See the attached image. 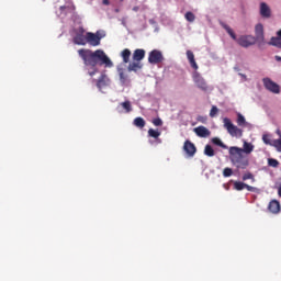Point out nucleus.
Here are the masks:
<instances>
[{
  "label": "nucleus",
  "mask_w": 281,
  "mask_h": 281,
  "mask_svg": "<svg viewBox=\"0 0 281 281\" xmlns=\"http://www.w3.org/2000/svg\"><path fill=\"white\" fill-rule=\"evenodd\" d=\"M133 126H136L138 128H144V119L142 117L133 119Z\"/></svg>",
  "instance_id": "nucleus-27"
},
{
  "label": "nucleus",
  "mask_w": 281,
  "mask_h": 281,
  "mask_svg": "<svg viewBox=\"0 0 281 281\" xmlns=\"http://www.w3.org/2000/svg\"><path fill=\"white\" fill-rule=\"evenodd\" d=\"M186 56H188V61L190 64V68H193V70H199V65L195 64V58H194L193 52L188 50V53H186Z\"/></svg>",
  "instance_id": "nucleus-18"
},
{
  "label": "nucleus",
  "mask_w": 281,
  "mask_h": 281,
  "mask_svg": "<svg viewBox=\"0 0 281 281\" xmlns=\"http://www.w3.org/2000/svg\"><path fill=\"white\" fill-rule=\"evenodd\" d=\"M165 60V56L161 55L160 50H150L149 54H147V63L150 65H158L161 64V61Z\"/></svg>",
  "instance_id": "nucleus-7"
},
{
  "label": "nucleus",
  "mask_w": 281,
  "mask_h": 281,
  "mask_svg": "<svg viewBox=\"0 0 281 281\" xmlns=\"http://www.w3.org/2000/svg\"><path fill=\"white\" fill-rule=\"evenodd\" d=\"M204 156L213 157L215 153L213 151V147L210 145H204Z\"/></svg>",
  "instance_id": "nucleus-25"
},
{
  "label": "nucleus",
  "mask_w": 281,
  "mask_h": 281,
  "mask_svg": "<svg viewBox=\"0 0 281 281\" xmlns=\"http://www.w3.org/2000/svg\"><path fill=\"white\" fill-rule=\"evenodd\" d=\"M119 82H122V85L127 82V76L124 72H119Z\"/></svg>",
  "instance_id": "nucleus-33"
},
{
  "label": "nucleus",
  "mask_w": 281,
  "mask_h": 281,
  "mask_svg": "<svg viewBox=\"0 0 281 281\" xmlns=\"http://www.w3.org/2000/svg\"><path fill=\"white\" fill-rule=\"evenodd\" d=\"M228 155H250L252 153V144L245 142L241 148L239 147H227Z\"/></svg>",
  "instance_id": "nucleus-4"
},
{
  "label": "nucleus",
  "mask_w": 281,
  "mask_h": 281,
  "mask_svg": "<svg viewBox=\"0 0 281 281\" xmlns=\"http://www.w3.org/2000/svg\"><path fill=\"white\" fill-rule=\"evenodd\" d=\"M276 36H278V37H273V38H279V40H281V30H279L278 32H276Z\"/></svg>",
  "instance_id": "nucleus-40"
},
{
  "label": "nucleus",
  "mask_w": 281,
  "mask_h": 281,
  "mask_svg": "<svg viewBox=\"0 0 281 281\" xmlns=\"http://www.w3.org/2000/svg\"><path fill=\"white\" fill-rule=\"evenodd\" d=\"M193 133H195V136H198L199 138L210 137V130H207V127L204 126L193 128Z\"/></svg>",
  "instance_id": "nucleus-14"
},
{
  "label": "nucleus",
  "mask_w": 281,
  "mask_h": 281,
  "mask_svg": "<svg viewBox=\"0 0 281 281\" xmlns=\"http://www.w3.org/2000/svg\"><path fill=\"white\" fill-rule=\"evenodd\" d=\"M245 190L252 192V193H256L258 191V189L255 187H247V188H245Z\"/></svg>",
  "instance_id": "nucleus-39"
},
{
  "label": "nucleus",
  "mask_w": 281,
  "mask_h": 281,
  "mask_svg": "<svg viewBox=\"0 0 281 281\" xmlns=\"http://www.w3.org/2000/svg\"><path fill=\"white\" fill-rule=\"evenodd\" d=\"M231 156V164L233 167L239 170H246L250 166V159L247 158V155L244 154H228Z\"/></svg>",
  "instance_id": "nucleus-3"
},
{
  "label": "nucleus",
  "mask_w": 281,
  "mask_h": 281,
  "mask_svg": "<svg viewBox=\"0 0 281 281\" xmlns=\"http://www.w3.org/2000/svg\"><path fill=\"white\" fill-rule=\"evenodd\" d=\"M193 82L195 83V88H199V90L207 91V82H205L204 78H201L199 74L193 76Z\"/></svg>",
  "instance_id": "nucleus-8"
},
{
  "label": "nucleus",
  "mask_w": 281,
  "mask_h": 281,
  "mask_svg": "<svg viewBox=\"0 0 281 281\" xmlns=\"http://www.w3.org/2000/svg\"><path fill=\"white\" fill-rule=\"evenodd\" d=\"M236 124L239 125V127H244V125L247 124L246 120H244V116L240 113L236 114Z\"/></svg>",
  "instance_id": "nucleus-26"
},
{
  "label": "nucleus",
  "mask_w": 281,
  "mask_h": 281,
  "mask_svg": "<svg viewBox=\"0 0 281 281\" xmlns=\"http://www.w3.org/2000/svg\"><path fill=\"white\" fill-rule=\"evenodd\" d=\"M268 45L273 46L278 49H281V38L270 37V42H268Z\"/></svg>",
  "instance_id": "nucleus-21"
},
{
  "label": "nucleus",
  "mask_w": 281,
  "mask_h": 281,
  "mask_svg": "<svg viewBox=\"0 0 281 281\" xmlns=\"http://www.w3.org/2000/svg\"><path fill=\"white\" fill-rule=\"evenodd\" d=\"M223 124L224 130L227 131V134L231 135V137H241V130L238 128L236 125H233V122H231L229 119L224 117Z\"/></svg>",
  "instance_id": "nucleus-5"
},
{
  "label": "nucleus",
  "mask_w": 281,
  "mask_h": 281,
  "mask_svg": "<svg viewBox=\"0 0 281 281\" xmlns=\"http://www.w3.org/2000/svg\"><path fill=\"white\" fill-rule=\"evenodd\" d=\"M106 87H110V78H108V75H104L103 72L102 76H99V79H97V88L101 90Z\"/></svg>",
  "instance_id": "nucleus-12"
},
{
  "label": "nucleus",
  "mask_w": 281,
  "mask_h": 281,
  "mask_svg": "<svg viewBox=\"0 0 281 281\" xmlns=\"http://www.w3.org/2000/svg\"><path fill=\"white\" fill-rule=\"evenodd\" d=\"M133 12H138V7H133Z\"/></svg>",
  "instance_id": "nucleus-42"
},
{
  "label": "nucleus",
  "mask_w": 281,
  "mask_h": 281,
  "mask_svg": "<svg viewBox=\"0 0 281 281\" xmlns=\"http://www.w3.org/2000/svg\"><path fill=\"white\" fill-rule=\"evenodd\" d=\"M158 136H161V133H159L156 130H147V137L154 138V139H158Z\"/></svg>",
  "instance_id": "nucleus-23"
},
{
  "label": "nucleus",
  "mask_w": 281,
  "mask_h": 281,
  "mask_svg": "<svg viewBox=\"0 0 281 281\" xmlns=\"http://www.w3.org/2000/svg\"><path fill=\"white\" fill-rule=\"evenodd\" d=\"M279 198H281V187H279Z\"/></svg>",
  "instance_id": "nucleus-44"
},
{
  "label": "nucleus",
  "mask_w": 281,
  "mask_h": 281,
  "mask_svg": "<svg viewBox=\"0 0 281 281\" xmlns=\"http://www.w3.org/2000/svg\"><path fill=\"white\" fill-rule=\"evenodd\" d=\"M215 114H218V108H215V105H213L211 108V117H215Z\"/></svg>",
  "instance_id": "nucleus-36"
},
{
  "label": "nucleus",
  "mask_w": 281,
  "mask_h": 281,
  "mask_svg": "<svg viewBox=\"0 0 281 281\" xmlns=\"http://www.w3.org/2000/svg\"><path fill=\"white\" fill-rule=\"evenodd\" d=\"M268 166H270V168H279V160L276 159H268Z\"/></svg>",
  "instance_id": "nucleus-32"
},
{
  "label": "nucleus",
  "mask_w": 281,
  "mask_h": 281,
  "mask_svg": "<svg viewBox=\"0 0 281 281\" xmlns=\"http://www.w3.org/2000/svg\"><path fill=\"white\" fill-rule=\"evenodd\" d=\"M79 58L83 61L85 67H90L88 76L93 77L95 74H99V69L95 66L113 67V61H110L108 55L104 54V50L97 49L90 50L87 48H81L78 50Z\"/></svg>",
  "instance_id": "nucleus-1"
},
{
  "label": "nucleus",
  "mask_w": 281,
  "mask_h": 281,
  "mask_svg": "<svg viewBox=\"0 0 281 281\" xmlns=\"http://www.w3.org/2000/svg\"><path fill=\"white\" fill-rule=\"evenodd\" d=\"M252 180V173L247 172L241 176V181Z\"/></svg>",
  "instance_id": "nucleus-34"
},
{
  "label": "nucleus",
  "mask_w": 281,
  "mask_h": 281,
  "mask_svg": "<svg viewBox=\"0 0 281 281\" xmlns=\"http://www.w3.org/2000/svg\"><path fill=\"white\" fill-rule=\"evenodd\" d=\"M261 85H263L265 86V90L270 91V93L279 94L281 92L279 83H276L270 78L261 79Z\"/></svg>",
  "instance_id": "nucleus-6"
},
{
  "label": "nucleus",
  "mask_w": 281,
  "mask_h": 281,
  "mask_svg": "<svg viewBox=\"0 0 281 281\" xmlns=\"http://www.w3.org/2000/svg\"><path fill=\"white\" fill-rule=\"evenodd\" d=\"M132 56H133V61H136V63L142 61L144 59V49L138 48L136 50H133Z\"/></svg>",
  "instance_id": "nucleus-19"
},
{
  "label": "nucleus",
  "mask_w": 281,
  "mask_h": 281,
  "mask_svg": "<svg viewBox=\"0 0 281 281\" xmlns=\"http://www.w3.org/2000/svg\"><path fill=\"white\" fill-rule=\"evenodd\" d=\"M104 5H110V1H102Z\"/></svg>",
  "instance_id": "nucleus-41"
},
{
  "label": "nucleus",
  "mask_w": 281,
  "mask_h": 281,
  "mask_svg": "<svg viewBox=\"0 0 281 281\" xmlns=\"http://www.w3.org/2000/svg\"><path fill=\"white\" fill-rule=\"evenodd\" d=\"M261 142L272 143V140L270 139V135H268V134L261 135Z\"/></svg>",
  "instance_id": "nucleus-35"
},
{
  "label": "nucleus",
  "mask_w": 281,
  "mask_h": 281,
  "mask_svg": "<svg viewBox=\"0 0 281 281\" xmlns=\"http://www.w3.org/2000/svg\"><path fill=\"white\" fill-rule=\"evenodd\" d=\"M162 124L161 119H154V126L160 127Z\"/></svg>",
  "instance_id": "nucleus-38"
},
{
  "label": "nucleus",
  "mask_w": 281,
  "mask_h": 281,
  "mask_svg": "<svg viewBox=\"0 0 281 281\" xmlns=\"http://www.w3.org/2000/svg\"><path fill=\"white\" fill-rule=\"evenodd\" d=\"M157 143L161 144V140H159V142H157Z\"/></svg>",
  "instance_id": "nucleus-46"
},
{
  "label": "nucleus",
  "mask_w": 281,
  "mask_h": 281,
  "mask_svg": "<svg viewBox=\"0 0 281 281\" xmlns=\"http://www.w3.org/2000/svg\"><path fill=\"white\" fill-rule=\"evenodd\" d=\"M93 36H97L98 38H104V32L103 31H97V33H93Z\"/></svg>",
  "instance_id": "nucleus-37"
},
{
  "label": "nucleus",
  "mask_w": 281,
  "mask_h": 281,
  "mask_svg": "<svg viewBox=\"0 0 281 281\" xmlns=\"http://www.w3.org/2000/svg\"><path fill=\"white\" fill-rule=\"evenodd\" d=\"M66 9V7H61V10H65Z\"/></svg>",
  "instance_id": "nucleus-45"
},
{
  "label": "nucleus",
  "mask_w": 281,
  "mask_h": 281,
  "mask_svg": "<svg viewBox=\"0 0 281 281\" xmlns=\"http://www.w3.org/2000/svg\"><path fill=\"white\" fill-rule=\"evenodd\" d=\"M255 33L256 40L265 41V26H262L261 23L256 24Z\"/></svg>",
  "instance_id": "nucleus-17"
},
{
  "label": "nucleus",
  "mask_w": 281,
  "mask_h": 281,
  "mask_svg": "<svg viewBox=\"0 0 281 281\" xmlns=\"http://www.w3.org/2000/svg\"><path fill=\"white\" fill-rule=\"evenodd\" d=\"M268 211L271 214H279V212L281 211V205L279 204V201L271 200L268 204Z\"/></svg>",
  "instance_id": "nucleus-15"
},
{
  "label": "nucleus",
  "mask_w": 281,
  "mask_h": 281,
  "mask_svg": "<svg viewBox=\"0 0 281 281\" xmlns=\"http://www.w3.org/2000/svg\"><path fill=\"white\" fill-rule=\"evenodd\" d=\"M138 69H142V65H138V63H131L127 65V71H138Z\"/></svg>",
  "instance_id": "nucleus-24"
},
{
  "label": "nucleus",
  "mask_w": 281,
  "mask_h": 281,
  "mask_svg": "<svg viewBox=\"0 0 281 281\" xmlns=\"http://www.w3.org/2000/svg\"><path fill=\"white\" fill-rule=\"evenodd\" d=\"M184 20L188 21V23H193L195 21V15L193 12H186Z\"/></svg>",
  "instance_id": "nucleus-28"
},
{
  "label": "nucleus",
  "mask_w": 281,
  "mask_h": 281,
  "mask_svg": "<svg viewBox=\"0 0 281 281\" xmlns=\"http://www.w3.org/2000/svg\"><path fill=\"white\" fill-rule=\"evenodd\" d=\"M222 27L224 29V32H227V35L231 36L233 41H236V43L239 44L240 47L247 48L252 46L256 41L261 42V40H258L250 35H241V37H236V33H233V29H229L227 24H222Z\"/></svg>",
  "instance_id": "nucleus-2"
},
{
  "label": "nucleus",
  "mask_w": 281,
  "mask_h": 281,
  "mask_svg": "<svg viewBox=\"0 0 281 281\" xmlns=\"http://www.w3.org/2000/svg\"><path fill=\"white\" fill-rule=\"evenodd\" d=\"M122 109L125 110V113H130L133 111L132 106L130 105V101H125L121 103Z\"/></svg>",
  "instance_id": "nucleus-30"
},
{
  "label": "nucleus",
  "mask_w": 281,
  "mask_h": 281,
  "mask_svg": "<svg viewBox=\"0 0 281 281\" xmlns=\"http://www.w3.org/2000/svg\"><path fill=\"white\" fill-rule=\"evenodd\" d=\"M183 150L189 158H193V156H195V145L193 142L184 140Z\"/></svg>",
  "instance_id": "nucleus-9"
},
{
  "label": "nucleus",
  "mask_w": 281,
  "mask_h": 281,
  "mask_svg": "<svg viewBox=\"0 0 281 281\" xmlns=\"http://www.w3.org/2000/svg\"><path fill=\"white\" fill-rule=\"evenodd\" d=\"M101 38L104 37H97L93 33H88V38L85 40V45L97 47L100 45Z\"/></svg>",
  "instance_id": "nucleus-10"
},
{
  "label": "nucleus",
  "mask_w": 281,
  "mask_h": 281,
  "mask_svg": "<svg viewBox=\"0 0 281 281\" xmlns=\"http://www.w3.org/2000/svg\"><path fill=\"white\" fill-rule=\"evenodd\" d=\"M87 40V33L85 34V30L79 29V34L74 36V44L85 46V41Z\"/></svg>",
  "instance_id": "nucleus-13"
},
{
  "label": "nucleus",
  "mask_w": 281,
  "mask_h": 281,
  "mask_svg": "<svg viewBox=\"0 0 281 281\" xmlns=\"http://www.w3.org/2000/svg\"><path fill=\"white\" fill-rule=\"evenodd\" d=\"M276 61H281V57L280 56H276Z\"/></svg>",
  "instance_id": "nucleus-43"
},
{
  "label": "nucleus",
  "mask_w": 281,
  "mask_h": 281,
  "mask_svg": "<svg viewBox=\"0 0 281 281\" xmlns=\"http://www.w3.org/2000/svg\"><path fill=\"white\" fill-rule=\"evenodd\" d=\"M212 143H213V145L218 146V148L227 149V145H224V143H222V139L213 138Z\"/></svg>",
  "instance_id": "nucleus-29"
},
{
  "label": "nucleus",
  "mask_w": 281,
  "mask_h": 281,
  "mask_svg": "<svg viewBox=\"0 0 281 281\" xmlns=\"http://www.w3.org/2000/svg\"><path fill=\"white\" fill-rule=\"evenodd\" d=\"M259 14L265 19L270 18V7H268L267 3L261 2L259 5Z\"/></svg>",
  "instance_id": "nucleus-16"
},
{
  "label": "nucleus",
  "mask_w": 281,
  "mask_h": 281,
  "mask_svg": "<svg viewBox=\"0 0 281 281\" xmlns=\"http://www.w3.org/2000/svg\"><path fill=\"white\" fill-rule=\"evenodd\" d=\"M130 56H132V53H130V49H127V48L123 49L122 50V63L128 64Z\"/></svg>",
  "instance_id": "nucleus-22"
},
{
  "label": "nucleus",
  "mask_w": 281,
  "mask_h": 281,
  "mask_svg": "<svg viewBox=\"0 0 281 281\" xmlns=\"http://www.w3.org/2000/svg\"><path fill=\"white\" fill-rule=\"evenodd\" d=\"M276 135H279V139H273V142H266L265 145L276 148V151L281 153V131L276 130Z\"/></svg>",
  "instance_id": "nucleus-11"
},
{
  "label": "nucleus",
  "mask_w": 281,
  "mask_h": 281,
  "mask_svg": "<svg viewBox=\"0 0 281 281\" xmlns=\"http://www.w3.org/2000/svg\"><path fill=\"white\" fill-rule=\"evenodd\" d=\"M233 176V169H229V168H224L222 170V177L224 178H229Z\"/></svg>",
  "instance_id": "nucleus-31"
},
{
  "label": "nucleus",
  "mask_w": 281,
  "mask_h": 281,
  "mask_svg": "<svg viewBox=\"0 0 281 281\" xmlns=\"http://www.w3.org/2000/svg\"><path fill=\"white\" fill-rule=\"evenodd\" d=\"M247 188H252V187L239 181L233 182V190L241 191Z\"/></svg>",
  "instance_id": "nucleus-20"
}]
</instances>
